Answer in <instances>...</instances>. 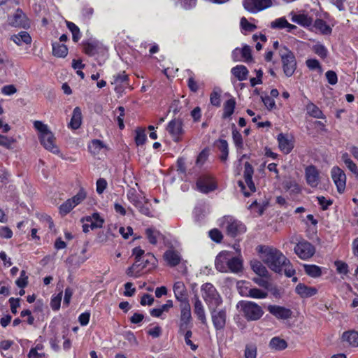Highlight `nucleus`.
Here are the masks:
<instances>
[{
	"label": "nucleus",
	"instance_id": "1",
	"mask_svg": "<svg viewBox=\"0 0 358 358\" xmlns=\"http://www.w3.org/2000/svg\"><path fill=\"white\" fill-rule=\"evenodd\" d=\"M259 252L264 263L276 273H281L282 271V266L289 264V260L276 248L262 246Z\"/></svg>",
	"mask_w": 358,
	"mask_h": 358
},
{
	"label": "nucleus",
	"instance_id": "2",
	"mask_svg": "<svg viewBox=\"0 0 358 358\" xmlns=\"http://www.w3.org/2000/svg\"><path fill=\"white\" fill-rule=\"evenodd\" d=\"M215 265L217 271L224 273H238L242 269L241 260L228 251H222L217 255Z\"/></svg>",
	"mask_w": 358,
	"mask_h": 358
},
{
	"label": "nucleus",
	"instance_id": "3",
	"mask_svg": "<svg viewBox=\"0 0 358 358\" xmlns=\"http://www.w3.org/2000/svg\"><path fill=\"white\" fill-rule=\"evenodd\" d=\"M34 127L38 132V138L43 147L51 152L57 154L59 148L56 145V138L48 126L41 121L36 120L34 122Z\"/></svg>",
	"mask_w": 358,
	"mask_h": 358
},
{
	"label": "nucleus",
	"instance_id": "4",
	"mask_svg": "<svg viewBox=\"0 0 358 358\" xmlns=\"http://www.w3.org/2000/svg\"><path fill=\"white\" fill-rule=\"evenodd\" d=\"M128 201L132 203L140 213L148 216H152V205L149 200L141 194H139L134 188H129L127 192Z\"/></svg>",
	"mask_w": 358,
	"mask_h": 358
},
{
	"label": "nucleus",
	"instance_id": "5",
	"mask_svg": "<svg viewBox=\"0 0 358 358\" xmlns=\"http://www.w3.org/2000/svg\"><path fill=\"white\" fill-rule=\"evenodd\" d=\"M237 308H240L243 317L248 321H257L264 313L262 306L253 301H241L238 303Z\"/></svg>",
	"mask_w": 358,
	"mask_h": 358
},
{
	"label": "nucleus",
	"instance_id": "6",
	"mask_svg": "<svg viewBox=\"0 0 358 358\" xmlns=\"http://www.w3.org/2000/svg\"><path fill=\"white\" fill-rule=\"evenodd\" d=\"M280 55L282 63V69L286 76H292L296 68V62L294 54L284 47L280 50Z\"/></svg>",
	"mask_w": 358,
	"mask_h": 358
},
{
	"label": "nucleus",
	"instance_id": "7",
	"mask_svg": "<svg viewBox=\"0 0 358 358\" xmlns=\"http://www.w3.org/2000/svg\"><path fill=\"white\" fill-rule=\"evenodd\" d=\"M254 169L249 162H245L244 165V180L245 183L242 181L238 182V185L241 188V191L245 196H249L251 192L256 190L255 184L252 180Z\"/></svg>",
	"mask_w": 358,
	"mask_h": 358
},
{
	"label": "nucleus",
	"instance_id": "8",
	"mask_svg": "<svg viewBox=\"0 0 358 358\" xmlns=\"http://www.w3.org/2000/svg\"><path fill=\"white\" fill-rule=\"evenodd\" d=\"M202 297L209 307H217L222 303V299L216 289L211 283H205L201 287Z\"/></svg>",
	"mask_w": 358,
	"mask_h": 358
},
{
	"label": "nucleus",
	"instance_id": "9",
	"mask_svg": "<svg viewBox=\"0 0 358 358\" xmlns=\"http://www.w3.org/2000/svg\"><path fill=\"white\" fill-rule=\"evenodd\" d=\"M222 226L226 229L228 236L235 237L245 231V227L231 216H224L222 220Z\"/></svg>",
	"mask_w": 358,
	"mask_h": 358
},
{
	"label": "nucleus",
	"instance_id": "10",
	"mask_svg": "<svg viewBox=\"0 0 358 358\" xmlns=\"http://www.w3.org/2000/svg\"><path fill=\"white\" fill-rule=\"evenodd\" d=\"M180 316L179 322V333L184 334L189 329L192 321L191 308L189 302L180 303Z\"/></svg>",
	"mask_w": 358,
	"mask_h": 358
},
{
	"label": "nucleus",
	"instance_id": "11",
	"mask_svg": "<svg viewBox=\"0 0 358 358\" xmlns=\"http://www.w3.org/2000/svg\"><path fill=\"white\" fill-rule=\"evenodd\" d=\"M244 8L251 13H256L273 6L272 0H243Z\"/></svg>",
	"mask_w": 358,
	"mask_h": 358
},
{
	"label": "nucleus",
	"instance_id": "12",
	"mask_svg": "<svg viewBox=\"0 0 358 358\" xmlns=\"http://www.w3.org/2000/svg\"><path fill=\"white\" fill-rule=\"evenodd\" d=\"M294 252L301 259H308L313 256L315 250L309 242L303 240L296 245Z\"/></svg>",
	"mask_w": 358,
	"mask_h": 358
},
{
	"label": "nucleus",
	"instance_id": "13",
	"mask_svg": "<svg viewBox=\"0 0 358 358\" xmlns=\"http://www.w3.org/2000/svg\"><path fill=\"white\" fill-rule=\"evenodd\" d=\"M196 187L200 192L206 194L217 188L213 178L208 175L201 176L197 180Z\"/></svg>",
	"mask_w": 358,
	"mask_h": 358
},
{
	"label": "nucleus",
	"instance_id": "14",
	"mask_svg": "<svg viewBox=\"0 0 358 358\" xmlns=\"http://www.w3.org/2000/svg\"><path fill=\"white\" fill-rule=\"evenodd\" d=\"M167 131L171 134L173 140L176 142L181 141L182 136L184 134L182 128V122L180 120L174 119L171 120L167 125Z\"/></svg>",
	"mask_w": 358,
	"mask_h": 358
},
{
	"label": "nucleus",
	"instance_id": "15",
	"mask_svg": "<svg viewBox=\"0 0 358 358\" xmlns=\"http://www.w3.org/2000/svg\"><path fill=\"white\" fill-rule=\"evenodd\" d=\"M331 178L336 185L338 192L342 193L345 189L346 175L344 171L338 166H334L331 171Z\"/></svg>",
	"mask_w": 358,
	"mask_h": 358
},
{
	"label": "nucleus",
	"instance_id": "16",
	"mask_svg": "<svg viewBox=\"0 0 358 358\" xmlns=\"http://www.w3.org/2000/svg\"><path fill=\"white\" fill-rule=\"evenodd\" d=\"M268 312L279 320H287L292 317V311L283 306L269 305L267 307Z\"/></svg>",
	"mask_w": 358,
	"mask_h": 358
},
{
	"label": "nucleus",
	"instance_id": "17",
	"mask_svg": "<svg viewBox=\"0 0 358 358\" xmlns=\"http://www.w3.org/2000/svg\"><path fill=\"white\" fill-rule=\"evenodd\" d=\"M306 182L311 187H317L320 183V173L314 166H308L305 169Z\"/></svg>",
	"mask_w": 358,
	"mask_h": 358
},
{
	"label": "nucleus",
	"instance_id": "18",
	"mask_svg": "<svg viewBox=\"0 0 358 358\" xmlns=\"http://www.w3.org/2000/svg\"><path fill=\"white\" fill-rule=\"evenodd\" d=\"M211 317L213 325L217 330L223 329L226 324L227 314L223 309H214L211 311Z\"/></svg>",
	"mask_w": 358,
	"mask_h": 358
},
{
	"label": "nucleus",
	"instance_id": "19",
	"mask_svg": "<svg viewBox=\"0 0 358 358\" xmlns=\"http://www.w3.org/2000/svg\"><path fill=\"white\" fill-rule=\"evenodd\" d=\"M173 292L176 299L179 301L180 303L189 302L187 298V289L182 282L178 281L175 282L173 285Z\"/></svg>",
	"mask_w": 358,
	"mask_h": 358
},
{
	"label": "nucleus",
	"instance_id": "20",
	"mask_svg": "<svg viewBox=\"0 0 358 358\" xmlns=\"http://www.w3.org/2000/svg\"><path fill=\"white\" fill-rule=\"evenodd\" d=\"M271 28L276 29H287V32H292L296 26L288 22L285 17H280L271 22Z\"/></svg>",
	"mask_w": 358,
	"mask_h": 358
},
{
	"label": "nucleus",
	"instance_id": "21",
	"mask_svg": "<svg viewBox=\"0 0 358 358\" xmlns=\"http://www.w3.org/2000/svg\"><path fill=\"white\" fill-rule=\"evenodd\" d=\"M341 339L343 342H345L351 347H358V331L355 330H348L344 331L342 334Z\"/></svg>",
	"mask_w": 358,
	"mask_h": 358
},
{
	"label": "nucleus",
	"instance_id": "22",
	"mask_svg": "<svg viewBox=\"0 0 358 358\" xmlns=\"http://www.w3.org/2000/svg\"><path fill=\"white\" fill-rule=\"evenodd\" d=\"M26 17L21 10H17L13 17L8 20L9 24L13 27H22L26 25Z\"/></svg>",
	"mask_w": 358,
	"mask_h": 358
},
{
	"label": "nucleus",
	"instance_id": "23",
	"mask_svg": "<svg viewBox=\"0 0 358 358\" xmlns=\"http://www.w3.org/2000/svg\"><path fill=\"white\" fill-rule=\"evenodd\" d=\"M10 40L17 45H22L23 43L29 45L31 44L32 41L29 34L25 31H22L17 34L12 35Z\"/></svg>",
	"mask_w": 358,
	"mask_h": 358
},
{
	"label": "nucleus",
	"instance_id": "24",
	"mask_svg": "<svg viewBox=\"0 0 358 358\" xmlns=\"http://www.w3.org/2000/svg\"><path fill=\"white\" fill-rule=\"evenodd\" d=\"M296 292L303 298H308L315 295L317 289L315 287L300 283L296 287Z\"/></svg>",
	"mask_w": 358,
	"mask_h": 358
},
{
	"label": "nucleus",
	"instance_id": "25",
	"mask_svg": "<svg viewBox=\"0 0 358 358\" xmlns=\"http://www.w3.org/2000/svg\"><path fill=\"white\" fill-rule=\"evenodd\" d=\"M278 141L280 149L285 154L289 153L294 148L292 142L283 134H280L278 136Z\"/></svg>",
	"mask_w": 358,
	"mask_h": 358
},
{
	"label": "nucleus",
	"instance_id": "26",
	"mask_svg": "<svg viewBox=\"0 0 358 358\" xmlns=\"http://www.w3.org/2000/svg\"><path fill=\"white\" fill-rule=\"evenodd\" d=\"M84 220L90 223V228L92 229L101 228L104 222L103 219H102L97 213H94L91 216H87L83 219V221Z\"/></svg>",
	"mask_w": 358,
	"mask_h": 358
},
{
	"label": "nucleus",
	"instance_id": "27",
	"mask_svg": "<svg viewBox=\"0 0 358 358\" xmlns=\"http://www.w3.org/2000/svg\"><path fill=\"white\" fill-rule=\"evenodd\" d=\"M194 312L196 315L197 318L203 323L206 324L207 320L205 314L204 308L202 305L201 301L199 300L198 297H196L194 306Z\"/></svg>",
	"mask_w": 358,
	"mask_h": 358
},
{
	"label": "nucleus",
	"instance_id": "28",
	"mask_svg": "<svg viewBox=\"0 0 358 358\" xmlns=\"http://www.w3.org/2000/svg\"><path fill=\"white\" fill-rule=\"evenodd\" d=\"M82 113L79 107H76L73 111V115L69 123V127L73 129H78L81 125Z\"/></svg>",
	"mask_w": 358,
	"mask_h": 358
},
{
	"label": "nucleus",
	"instance_id": "29",
	"mask_svg": "<svg viewBox=\"0 0 358 358\" xmlns=\"http://www.w3.org/2000/svg\"><path fill=\"white\" fill-rule=\"evenodd\" d=\"M156 263L157 259L151 253H147L139 262V264H141L139 268L141 271L145 268H148V269H150L155 266Z\"/></svg>",
	"mask_w": 358,
	"mask_h": 358
},
{
	"label": "nucleus",
	"instance_id": "30",
	"mask_svg": "<svg viewBox=\"0 0 358 358\" xmlns=\"http://www.w3.org/2000/svg\"><path fill=\"white\" fill-rule=\"evenodd\" d=\"M248 69L243 65H237L231 69V73L239 80L243 81L247 79L248 75Z\"/></svg>",
	"mask_w": 358,
	"mask_h": 358
},
{
	"label": "nucleus",
	"instance_id": "31",
	"mask_svg": "<svg viewBox=\"0 0 358 358\" xmlns=\"http://www.w3.org/2000/svg\"><path fill=\"white\" fill-rule=\"evenodd\" d=\"M52 55L57 57L64 58L68 55V48L66 45L60 44L58 42L52 43Z\"/></svg>",
	"mask_w": 358,
	"mask_h": 358
},
{
	"label": "nucleus",
	"instance_id": "32",
	"mask_svg": "<svg viewBox=\"0 0 358 358\" xmlns=\"http://www.w3.org/2000/svg\"><path fill=\"white\" fill-rule=\"evenodd\" d=\"M292 20L303 27H309L313 23V19L306 14H295L292 16Z\"/></svg>",
	"mask_w": 358,
	"mask_h": 358
},
{
	"label": "nucleus",
	"instance_id": "33",
	"mask_svg": "<svg viewBox=\"0 0 358 358\" xmlns=\"http://www.w3.org/2000/svg\"><path fill=\"white\" fill-rule=\"evenodd\" d=\"M164 257L168 264L171 266L178 265L180 262L179 255L173 250H167L164 253Z\"/></svg>",
	"mask_w": 358,
	"mask_h": 358
},
{
	"label": "nucleus",
	"instance_id": "34",
	"mask_svg": "<svg viewBox=\"0 0 358 358\" xmlns=\"http://www.w3.org/2000/svg\"><path fill=\"white\" fill-rule=\"evenodd\" d=\"M307 113L315 118L324 119V115L322 110L313 103L310 102L306 105Z\"/></svg>",
	"mask_w": 358,
	"mask_h": 358
},
{
	"label": "nucleus",
	"instance_id": "35",
	"mask_svg": "<svg viewBox=\"0 0 358 358\" xmlns=\"http://www.w3.org/2000/svg\"><path fill=\"white\" fill-rule=\"evenodd\" d=\"M250 265L253 271L259 276L264 277L267 275L268 271L261 262L253 260L250 262Z\"/></svg>",
	"mask_w": 358,
	"mask_h": 358
},
{
	"label": "nucleus",
	"instance_id": "36",
	"mask_svg": "<svg viewBox=\"0 0 358 358\" xmlns=\"http://www.w3.org/2000/svg\"><path fill=\"white\" fill-rule=\"evenodd\" d=\"M235 106L236 101L234 99H230L226 101L224 103L222 117L227 118L231 117L234 112Z\"/></svg>",
	"mask_w": 358,
	"mask_h": 358
},
{
	"label": "nucleus",
	"instance_id": "37",
	"mask_svg": "<svg viewBox=\"0 0 358 358\" xmlns=\"http://www.w3.org/2000/svg\"><path fill=\"white\" fill-rule=\"evenodd\" d=\"M217 147L218 148L221 155L220 158L221 161L225 162L227 159L229 155L228 143L226 140L220 139L217 143Z\"/></svg>",
	"mask_w": 358,
	"mask_h": 358
},
{
	"label": "nucleus",
	"instance_id": "38",
	"mask_svg": "<svg viewBox=\"0 0 358 358\" xmlns=\"http://www.w3.org/2000/svg\"><path fill=\"white\" fill-rule=\"evenodd\" d=\"M269 346L271 348L275 350H282L287 347V343L284 339L279 337H274L271 340Z\"/></svg>",
	"mask_w": 358,
	"mask_h": 358
},
{
	"label": "nucleus",
	"instance_id": "39",
	"mask_svg": "<svg viewBox=\"0 0 358 358\" xmlns=\"http://www.w3.org/2000/svg\"><path fill=\"white\" fill-rule=\"evenodd\" d=\"M88 148L90 152L96 155L99 154L102 149L106 148V145L101 141L96 139L92 141Z\"/></svg>",
	"mask_w": 358,
	"mask_h": 358
},
{
	"label": "nucleus",
	"instance_id": "40",
	"mask_svg": "<svg viewBox=\"0 0 358 358\" xmlns=\"http://www.w3.org/2000/svg\"><path fill=\"white\" fill-rule=\"evenodd\" d=\"M304 271L306 274L312 278H317L322 275L320 267L316 265H304Z\"/></svg>",
	"mask_w": 358,
	"mask_h": 358
},
{
	"label": "nucleus",
	"instance_id": "41",
	"mask_svg": "<svg viewBox=\"0 0 358 358\" xmlns=\"http://www.w3.org/2000/svg\"><path fill=\"white\" fill-rule=\"evenodd\" d=\"M232 138L236 147L238 149L243 148V141L242 136L236 129L234 124H232Z\"/></svg>",
	"mask_w": 358,
	"mask_h": 358
},
{
	"label": "nucleus",
	"instance_id": "42",
	"mask_svg": "<svg viewBox=\"0 0 358 358\" xmlns=\"http://www.w3.org/2000/svg\"><path fill=\"white\" fill-rule=\"evenodd\" d=\"M314 27L324 34H329L331 32V28L325 21L321 19H317L315 21Z\"/></svg>",
	"mask_w": 358,
	"mask_h": 358
},
{
	"label": "nucleus",
	"instance_id": "43",
	"mask_svg": "<svg viewBox=\"0 0 358 358\" xmlns=\"http://www.w3.org/2000/svg\"><path fill=\"white\" fill-rule=\"evenodd\" d=\"M246 296L254 299H265L268 296V293L258 288H251L248 290Z\"/></svg>",
	"mask_w": 358,
	"mask_h": 358
},
{
	"label": "nucleus",
	"instance_id": "44",
	"mask_svg": "<svg viewBox=\"0 0 358 358\" xmlns=\"http://www.w3.org/2000/svg\"><path fill=\"white\" fill-rule=\"evenodd\" d=\"M66 26L72 33L73 41L74 42H78L81 36L80 29L78 28V27L73 22L68 21L66 22Z\"/></svg>",
	"mask_w": 358,
	"mask_h": 358
},
{
	"label": "nucleus",
	"instance_id": "45",
	"mask_svg": "<svg viewBox=\"0 0 358 358\" xmlns=\"http://www.w3.org/2000/svg\"><path fill=\"white\" fill-rule=\"evenodd\" d=\"M147 139L145 131L143 129L138 128L136 130L135 143L139 146L143 145Z\"/></svg>",
	"mask_w": 358,
	"mask_h": 358
},
{
	"label": "nucleus",
	"instance_id": "46",
	"mask_svg": "<svg viewBox=\"0 0 358 358\" xmlns=\"http://www.w3.org/2000/svg\"><path fill=\"white\" fill-rule=\"evenodd\" d=\"M145 234L151 244L155 245L157 243V238L160 235L158 231L149 228L146 229Z\"/></svg>",
	"mask_w": 358,
	"mask_h": 358
},
{
	"label": "nucleus",
	"instance_id": "47",
	"mask_svg": "<svg viewBox=\"0 0 358 358\" xmlns=\"http://www.w3.org/2000/svg\"><path fill=\"white\" fill-rule=\"evenodd\" d=\"M240 52L241 53L242 60L245 62L252 61L251 48L249 45H245L242 48H240Z\"/></svg>",
	"mask_w": 358,
	"mask_h": 358
},
{
	"label": "nucleus",
	"instance_id": "48",
	"mask_svg": "<svg viewBox=\"0 0 358 358\" xmlns=\"http://www.w3.org/2000/svg\"><path fill=\"white\" fill-rule=\"evenodd\" d=\"M87 196V194L84 189L81 188L76 195L70 199L73 206L76 207L80 204Z\"/></svg>",
	"mask_w": 358,
	"mask_h": 358
},
{
	"label": "nucleus",
	"instance_id": "49",
	"mask_svg": "<svg viewBox=\"0 0 358 358\" xmlns=\"http://www.w3.org/2000/svg\"><path fill=\"white\" fill-rule=\"evenodd\" d=\"M119 113V115L117 116V121L118 123V127L120 129H123L124 128V108L123 106L117 107L114 111L115 115Z\"/></svg>",
	"mask_w": 358,
	"mask_h": 358
},
{
	"label": "nucleus",
	"instance_id": "50",
	"mask_svg": "<svg viewBox=\"0 0 358 358\" xmlns=\"http://www.w3.org/2000/svg\"><path fill=\"white\" fill-rule=\"evenodd\" d=\"M96 47L95 43H83V51L89 56H93L96 53Z\"/></svg>",
	"mask_w": 358,
	"mask_h": 358
},
{
	"label": "nucleus",
	"instance_id": "51",
	"mask_svg": "<svg viewBox=\"0 0 358 358\" xmlns=\"http://www.w3.org/2000/svg\"><path fill=\"white\" fill-rule=\"evenodd\" d=\"M141 264L134 263L131 266L127 269V274L129 276L138 277L141 275V270L140 269Z\"/></svg>",
	"mask_w": 358,
	"mask_h": 358
},
{
	"label": "nucleus",
	"instance_id": "52",
	"mask_svg": "<svg viewBox=\"0 0 358 358\" xmlns=\"http://www.w3.org/2000/svg\"><path fill=\"white\" fill-rule=\"evenodd\" d=\"M284 187L287 190H291L292 192L294 194H298L300 192L301 189L299 185L292 180H287L284 182Z\"/></svg>",
	"mask_w": 358,
	"mask_h": 358
},
{
	"label": "nucleus",
	"instance_id": "53",
	"mask_svg": "<svg viewBox=\"0 0 358 358\" xmlns=\"http://www.w3.org/2000/svg\"><path fill=\"white\" fill-rule=\"evenodd\" d=\"M210 101L213 106L219 107L220 106V92L214 90L210 94Z\"/></svg>",
	"mask_w": 358,
	"mask_h": 358
},
{
	"label": "nucleus",
	"instance_id": "54",
	"mask_svg": "<svg viewBox=\"0 0 358 358\" xmlns=\"http://www.w3.org/2000/svg\"><path fill=\"white\" fill-rule=\"evenodd\" d=\"M313 49L315 53L322 59L327 56V50L323 45L316 44L313 46Z\"/></svg>",
	"mask_w": 358,
	"mask_h": 358
},
{
	"label": "nucleus",
	"instance_id": "55",
	"mask_svg": "<svg viewBox=\"0 0 358 358\" xmlns=\"http://www.w3.org/2000/svg\"><path fill=\"white\" fill-rule=\"evenodd\" d=\"M75 206L72 203L70 199H67L64 203L59 207L60 213L66 215L69 213Z\"/></svg>",
	"mask_w": 358,
	"mask_h": 358
},
{
	"label": "nucleus",
	"instance_id": "56",
	"mask_svg": "<svg viewBox=\"0 0 358 358\" xmlns=\"http://www.w3.org/2000/svg\"><path fill=\"white\" fill-rule=\"evenodd\" d=\"M62 292L59 293L57 296H53L50 301V307L53 310H58L60 308Z\"/></svg>",
	"mask_w": 358,
	"mask_h": 358
},
{
	"label": "nucleus",
	"instance_id": "57",
	"mask_svg": "<svg viewBox=\"0 0 358 358\" xmlns=\"http://www.w3.org/2000/svg\"><path fill=\"white\" fill-rule=\"evenodd\" d=\"M245 358H256L257 356V348L254 345H248L245 347Z\"/></svg>",
	"mask_w": 358,
	"mask_h": 358
},
{
	"label": "nucleus",
	"instance_id": "58",
	"mask_svg": "<svg viewBox=\"0 0 358 358\" xmlns=\"http://www.w3.org/2000/svg\"><path fill=\"white\" fill-rule=\"evenodd\" d=\"M132 255L135 257V263L139 264L142 258L145 255V251L139 247H136L132 250Z\"/></svg>",
	"mask_w": 358,
	"mask_h": 358
},
{
	"label": "nucleus",
	"instance_id": "59",
	"mask_svg": "<svg viewBox=\"0 0 358 358\" xmlns=\"http://www.w3.org/2000/svg\"><path fill=\"white\" fill-rule=\"evenodd\" d=\"M335 266L338 273L346 275L348 273V266L341 261H336Z\"/></svg>",
	"mask_w": 358,
	"mask_h": 358
},
{
	"label": "nucleus",
	"instance_id": "60",
	"mask_svg": "<svg viewBox=\"0 0 358 358\" xmlns=\"http://www.w3.org/2000/svg\"><path fill=\"white\" fill-rule=\"evenodd\" d=\"M241 26L243 29L248 31H253L257 29L256 25L249 22L244 17L241 19Z\"/></svg>",
	"mask_w": 358,
	"mask_h": 358
},
{
	"label": "nucleus",
	"instance_id": "61",
	"mask_svg": "<svg viewBox=\"0 0 358 358\" xmlns=\"http://www.w3.org/2000/svg\"><path fill=\"white\" fill-rule=\"evenodd\" d=\"M185 336V343L189 345L192 350H196L197 349V345L194 344L191 341V337L192 335V332L189 329H187L183 334Z\"/></svg>",
	"mask_w": 358,
	"mask_h": 358
},
{
	"label": "nucleus",
	"instance_id": "62",
	"mask_svg": "<svg viewBox=\"0 0 358 358\" xmlns=\"http://www.w3.org/2000/svg\"><path fill=\"white\" fill-rule=\"evenodd\" d=\"M209 236L213 241H214L217 243L221 242V241L223 238V236H222L221 231L220 230H218L217 229H211L209 231Z\"/></svg>",
	"mask_w": 358,
	"mask_h": 358
},
{
	"label": "nucleus",
	"instance_id": "63",
	"mask_svg": "<svg viewBox=\"0 0 358 358\" xmlns=\"http://www.w3.org/2000/svg\"><path fill=\"white\" fill-rule=\"evenodd\" d=\"M15 283L20 288H24L27 285L28 277L26 275L24 271H21L20 277L16 280Z\"/></svg>",
	"mask_w": 358,
	"mask_h": 358
},
{
	"label": "nucleus",
	"instance_id": "64",
	"mask_svg": "<svg viewBox=\"0 0 358 358\" xmlns=\"http://www.w3.org/2000/svg\"><path fill=\"white\" fill-rule=\"evenodd\" d=\"M317 199L322 210H327L329 206L332 204V201L331 199H327L323 196H317Z\"/></svg>",
	"mask_w": 358,
	"mask_h": 358
}]
</instances>
